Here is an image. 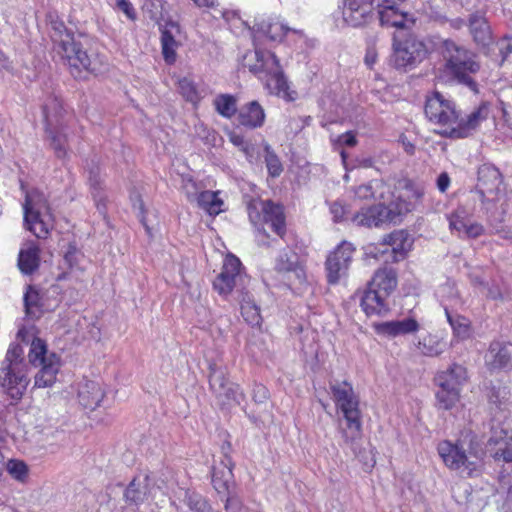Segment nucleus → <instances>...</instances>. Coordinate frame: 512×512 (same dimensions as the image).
I'll return each instance as SVG.
<instances>
[{
	"mask_svg": "<svg viewBox=\"0 0 512 512\" xmlns=\"http://www.w3.org/2000/svg\"><path fill=\"white\" fill-rule=\"evenodd\" d=\"M241 64L243 67L258 75L260 78H266V87L270 93L284 98L287 101H294L297 97L296 91L290 90L286 77L279 64L276 55L270 51L250 50L243 57Z\"/></svg>",
	"mask_w": 512,
	"mask_h": 512,
	"instance_id": "obj_1",
	"label": "nucleus"
},
{
	"mask_svg": "<svg viewBox=\"0 0 512 512\" xmlns=\"http://www.w3.org/2000/svg\"><path fill=\"white\" fill-rule=\"evenodd\" d=\"M437 450L446 467L461 476L471 477L480 472L482 451L473 437H465L456 443L443 441Z\"/></svg>",
	"mask_w": 512,
	"mask_h": 512,
	"instance_id": "obj_2",
	"label": "nucleus"
},
{
	"mask_svg": "<svg viewBox=\"0 0 512 512\" xmlns=\"http://www.w3.org/2000/svg\"><path fill=\"white\" fill-rule=\"evenodd\" d=\"M441 55L445 61V68L460 83L477 92V83L471 77L480 69L475 60V54L452 40H445L440 47Z\"/></svg>",
	"mask_w": 512,
	"mask_h": 512,
	"instance_id": "obj_3",
	"label": "nucleus"
},
{
	"mask_svg": "<svg viewBox=\"0 0 512 512\" xmlns=\"http://www.w3.org/2000/svg\"><path fill=\"white\" fill-rule=\"evenodd\" d=\"M330 389L337 407L347 422V430L342 431V436L347 444H353L361 436L359 399L352 385L346 381L332 383Z\"/></svg>",
	"mask_w": 512,
	"mask_h": 512,
	"instance_id": "obj_4",
	"label": "nucleus"
},
{
	"mask_svg": "<svg viewBox=\"0 0 512 512\" xmlns=\"http://www.w3.org/2000/svg\"><path fill=\"white\" fill-rule=\"evenodd\" d=\"M24 222L37 238H46L52 228V214L45 195L37 189L26 192Z\"/></svg>",
	"mask_w": 512,
	"mask_h": 512,
	"instance_id": "obj_5",
	"label": "nucleus"
},
{
	"mask_svg": "<svg viewBox=\"0 0 512 512\" xmlns=\"http://www.w3.org/2000/svg\"><path fill=\"white\" fill-rule=\"evenodd\" d=\"M54 42L58 54L67 61L74 77H78L83 70L91 73L100 70L102 61L98 57L88 55L71 34L65 33L60 39H54Z\"/></svg>",
	"mask_w": 512,
	"mask_h": 512,
	"instance_id": "obj_6",
	"label": "nucleus"
},
{
	"mask_svg": "<svg viewBox=\"0 0 512 512\" xmlns=\"http://www.w3.org/2000/svg\"><path fill=\"white\" fill-rule=\"evenodd\" d=\"M29 362L41 369L34 377L35 388H50L57 380L60 370V359L55 353H47L46 344L39 338H35L28 354Z\"/></svg>",
	"mask_w": 512,
	"mask_h": 512,
	"instance_id": "obj_7",
	"label": "nucleus"
},
{
	"mask_svg": "<svg viewBox=\"0 0 512 512\" xmlns=\"http://www.w3.org/2000/svg\"><path fill=\"white\" fill-rule=\"evenodd\" d=\"M425 115L434 125L438 126L436 132L455 138L458 114L454 104L445 99L439 92L427 97Z\"/></svg>",
	"mask_w": 512,
	"mask_h": 512,
	"instance_id": "obj_8",
	"label": "nucleus"
},
{
	"mask_svg": "<svg viewBox=\"0 0 512 512\" xmlns=\"http://www.w3.org/2000/svg\"><path fill=\"white\" fill-rule=\"evenodd\" d=\"M466 379V369L458 364H453L436 376L435 381L438 386L436 398L440 408L448 410L458 402L461 386Z\"/></svg>",
	"mask_w": 512,
	"mask_h": 512,
	"instance_id": "obj_9",
	"label": "nucleus"
},
{
	"mask_svg": "<svg viewBox=\"0 0 512 512\" xmlns=\"http://www.w3.org/2000/svg\"><path fill=\"white\" fill-rule=\"evenodd\" d=\"M209 383L218 403L223 407L239 405L245 400V394L240 386L230 382L226 372L221 368L210 367Z\"/></svg>",
	"mask_w": 512,
	"mask_h": 512,
	"instance_id": "obj_10",
	"label": "nucleus"
},
{
	"mask_svg": "<svg viewBox=\"0 0 512 512\" xmlns=\"http://www.w3.org/2000/svg\"><path fill=\"white\" fill-rule=\"evenodd\" d=\"M248 215L254 225L270 224L277 235L283 237L285 234V217L281 206L271 201H252L248 205Z\"/></svg>",
	"mask_w": 512,
	"mask_h": 512,
	"instance_id": "obj_11",
	"label": "nucleus"
},
{
	"mask_svg": "<svg viewBox=\"0 0 512 512\" xmlns=\"http://www.w3.org/2000/svg\"><path fill=\"white\" fill-rule=\"evenodd\" d=\"M427 54L426 44L413 35L394 43V62L398 68L414 66L422 62Z\"/></svg>",
	"mask_w": 512,
	"mask_h": 512,
	"instance_id": "obj_12",
	"label": "nucleus"
},
{
	"mask_svg": "<svg viewBox=\"0 0 512 512\" xmlns=\"http://www.w3.org/2000/svg\"><path fill=\"white\" fill-rule=\"evenodd\" d=\"M394 211L391 203L388 206L379 204L369 208H363L353 215L351 221L358 227H378L384 223L399 222V213Z\"/></svg>",
	"mask_w": 512,
	"mask_h": 512,
	"instance_id": "obj_13",
	"label": "nucleus"
},
{
	"mask_svg": "<svg viewBox=\"0 0 512 512\" xmlns=\"http://www.w3.org/2000/svg\"><path fill=\"white\" fill-rule=\"evenodd\" d=\"M354 248L350 243L343 242L327 258L326 271L330 284H336L345 276L349 268Z\"/></svg>",
	"mask_w": 512,
	"mask_h": 512,
	"instance_id": "obj_14",
	"label": "nucleus"
},
{
	"mask_svg": "<svg viewBox=\"0 0 512 512\" xmlns=\"http://www.w3.org/2000/svg\"><path fill=\"white\" fill-rule=\"evenodd\" d=\"M240 268L241 262L237 257L228 255L225 258L222 271L213 281V287L220 295L227 296L242 281Z\"/></svg>",
	"mask_w": 512,
	"mask_h": 512,
	"instance_id": "obj_15",
	"label": "nucleus"
},
{
	"mask_svg": "<svg viewBox=\"0 0 512 512\" xmlns=\"http://www.w3.org/2000/svg\"><path fill=\"white\" fill-rule=\"evenodd\" d=\"M372 0H344L342 7L343 21L351 27H361L373 19Z\"/></svg>",
	"mask_w": 512,
	"mask_h": 512,
	"instance_id": "obj_16",
	"label": "nucleus"
},
{
	"mask_svg": "<svg viewBox=\"0 0 512 512\" xmlns=\"http://www.w3.org/2000/svg\"><path fill=\"white\" fill-rule=\"evenodd\" d=\"M158 495L163 496L161 502H167V497L161 492L159 487L151 486V479L148 475L134 478L125 490V499L127 502L139 505L150 498L153 500Z\"/></svg>",
	"mask_w": 512,
	"mask_h": 512,
	"instance_id": "obj_17",
	"label": "nucleus"
},
{
	"mask_svg": "<svg viewBox=\"0 0 512 512\" xmlns=\"http://www.w3.org/2000/svg\"><path fill=\"white\" fill-rule=\"evenodd\" d=\"M29 382L25 369H1V387L14 400H20L23 397Z\"/></svg>",
	"mask_w": 512,
	"mask_h": 512,
	"instance_id": "obj_18",
	"label": "nucleus"
},
{
	"mask_svg": "<svg viewBox=\"0 0 512 512\" xmlns=\"http://www.w3.org/2000/svg\"><path fill=\"white\" fill-rule=\"evenodd\" d=\"M233 467L232 459L228 455H224L219 462L214 463L212 467V485L219 495L234 491Z\"/></svg>",
	"mask_w": 512,
	"mask_h": 512,
	"instance_id": "obj_19",
	"label": "nucleus"
},
{
	"mask_svg": "<svg viewBox=\"0 0 512 512\" xmlns=\"http://www.w3.org/2000/svg\"><path fill=\"white\" fill-rule=\"evenodd\" d=\"M378 18L380 25L385 28H405L407 22L412 21L402 3H388L387 0H382L378 5Z\"/></svg>",
	"mask_w": 512,
	"mask_h": 512,
	"instance_id": "obj_20",
	"label": "nucleus"
},
{
	"mask_svg": "<svg viewBox=\"0 0 512 512\" xmlns=\"http://www.w3.org/2000/svg\"><path fill=\"white\" fill-rule=\"evenodd\" d=\"M159 25L163 58L166 63L172 64L176 61V50L180 45L177 39L181 33L180 26L178 22L171 19L164 20V23Z\"/></svg>",
	"mask_w": 512,
	"mask_h": 512,
	"instance_id": "obj_21",
	"label": "nucleus"
},
{
	"mask_svg": "<svg viewBox=\"0 0 512 512\" xmlns=\"http://www.w3.org/2000/svg\"><path fill=\"white\" fill-rule=\"evenodd\" d=\"M485 358L490 371L512 370V343L492 342Z\"/></svg>",
	"mask_w": 512,
	"mask_h": 512,
	"instance_id": "obj_22",
	"label": "nucleus"
},
{
	"mask_svg": "<svg viewBox=\"0 0 512 512\" xmlns=\"http://www.w3.org/2000/svg\"><path fill=\"white\" fill-rule=\"evenodd\" d=\"M424 188L420 185H415L411 182L407 183L404 188L403 194H401L397 200L391 202L394 206V211H401L399 218L413 210L421 204L424 196Z\"/></svg>",
	"mask_w": 512,
	"mask_h": 512,
	"instance_id": "obj_23",
	"label": "nucleus"
},
{
	"mask_svg": "<svg viewBox=\"0 0 512 512\" xmlns=\"http://www.w3.org/2000/svg\"><path fill=\"white\" fill-rule=\"evenodd\" d=\"M500 171L490 164L482 165L478 170V189L482 195L493 196L498 194L502 185Z\"/></svg>",
	"mask_w": 512,
	"mask_h": 512,
	"instance_id": "obj_24",
	"label": "nucleus"
},
{
	"mask_svg": "<svg viewBox=\"0 0 512 512\" xmlns=\"http://www.w3.org/2000/svg\"><path fill=\"white\" fill-rule=\"evenodd\" d=\"M490 108L487 103H481L466 119H457L455 138H464L476 130L488 118Z\"/></svg>",
	"mask_w": 512,
	"mask_h": 512,
	"instance_id": "obj_25",
	"label": "nucleus"
},
{
	"mask_svg": "<svg viewBox=\"0 0 512 512\" xmlns=\"http://www.w3.org/2000/svg\"><path fill=\"white\" fill-rule=\"evenodd\" d=\"M382 244L391 247L392 261L403 260L412 247L410 235L405 230H396L382 239Z\"/></svg>",
	"mask_w": 512,
	"mask_h": 512,
	"instance_id": "obj_26",
	"label": "nucleus"
},
{
	"mask_svg": "<svg viewBox=\"0 0 512 512\" xmlns=\"http://www.w3.org/2000/svg\"><path fill=\"white\" fill-rule=\"evenodd\" d=\"M468 26L473 41L479 47L485 49L493 42L490 25L484 16L471 14Z\"/></svg>",
	"mask_w": 512,
	"mask_h": 512,
	"instance_id": "obj_27",
	"label": "nucleus"
},
{
	"mask_svg": "<svg viewBox=\"0 0 512 512\" xmlns=\"http://www.w3.org/2000/svg\"><path fill=\"white\" fill-rule=\"evenodd\" d=\"M377 333L388 336L397 337L418 331L419 324L413 318H405L397 321H387L375 325Z\"/></svg>",
	"mask_w": 512,
	"mask_h": 512,
	"instance_id": "obj_28",
	"label": "nucleus"
},
{
	"mask_svg": "<svg viewBox=\"0 0 512 512\" xmlns=\"http://www.w3.org/2000/svg\"><path fill=\"white\" fill-rule=\"evenodd\" d=\"M237 119L239 124L244 127L259 128L264 124L265 111L257 101H251L241 107Z\"/></svg>",
	"mask_w": 512,
	"mask_h": 512,
	"instance_id": "obj_29",
	"label": "nucleus"
},
{
	"mask_svg": "<svg viewBox=\"0 0 512 512\" xmlns=\"http://www.w3.org/2000/svg\"><path fill=\"white\" fill-rule=\"evenodd\" d=\"M189 186L196 189L195 182L189 180L184 188L187 190V196L190 200L195 198L199 207L207 211L210 215L219 214L221 212V206L223 201L218 197V194L212 191H203L199 195H196L188 190Z\"/></svg>",
	"mask_w": 512,
	"mask_h": 512,
	"instance_id": "obj_30",
	"label": "nucleus"
},
{
	"mask_svg": "<svg viewBox=\"0 0 512 512\" xmlns=\"http://www.w3.org/2000/svg\"><path fill=\"white\" fill-rule=\"evenodd\" d=\"M368 286L388 297L397 286L395 270L388 267L378 269L369 281Z\"/></svg>",
	"mask_w": 512,
	"mask_h": 512,
	"instance_id": "obj_31",
	"label": "nucleus"
},
{
	"mask_svg": "<svg viewBox=\"0 0 512 512\" xmlns=\"http://www.w3.org/2000/svg\"><path fill=\"white\" fill-rule=\"evenodd\" d=\"M387 296L368 286L361 298V307L367 316L381 315L389 309Z\"/></svg>",
	"mask_w": 512,
	"mask_h": 512,
	"instance_id": "obj_32",
	"label": "nucleus"
},
{
	"mask_svg": "<svg viewBox=\"0 0 512 512\" xmlns=\"http://www.w3.org/2000/svg\"><path fill=\"white\" fill-rule=\"evenodd\" d=\"M44 116L47 124L46 132L48 133V137L50 140V145L55 152V155L59 159H65L68 155L67 150V136L61 131H53L49 127L54 124V120L50 113V108L48 106L44 107Z\"/></svg>",
	"mask_w": 512,
	"mask_h": 512,
	"instance_id": "obj_33",
	"label": "nucleus"
},
{
	"mask_svg": "<svg viewBox=\"0 0 512 512\" xmlns=\"http://www.w3.org/2000/svg\"><path fill=\"white\" fill-rule=\"evenodd\" d=\"M80 404L90 410L96 409L104 398V392L99 383L87 380L78 392Z\"/></svg>",
	"mask_w": 512,
	"mask_h": 512,
	"instance_id": "obj_34",
	"label": "nucleus"
},
{
	"mask_svg": "<svg viewBox=\"0 0 512 512\" xmlns=\"http://www.w3.org/2000/svg\"><path fill=\"white\" fill-rule=\"evenodd\" d=\"M418 351L427 357H437L446 350V342L437 335L427 334L416 344Z\"/></svg>",
	"mask_w": 512,
	"mask_h": 512,
	"instance_id": "obj_35",
	"label": "nucleus"
},
{
	"mask_svg": "<svg viewBox=\"0 0 512 512\" xmlns=\"http://www.w3.org/2000/svg\"><path fill=\"white\" fill-rule=\"evenodd\" d=\"M40 263L39 248L35 245H29L20 250L18 257V266L22 273L32 274L38 269Z\"/></svg>",
	"mask_w": 512,
	"mask_h": 512,
	"instance_id": "obj_36",
	"label": "nucleus"
},
{
	"mask_svg": "<svg viewBox=\"0 0 512 512\" xmlns=\"http://www.w3.org/2000/svg\"><path fill=\"white\" fill-rule=\"evenodd\" d=\"M488 445H494L495 448H491L490 455L496 462L512 463V437L507 439H497L491 437L488 441Z\"/></svg>",
	"mask_w": 512,
	"mask_h": 512,
	"instance_id": "obj_37",
	"label": "nucleus"
},
{
	"mask_svg": "<svg viewBox=\"0 0 512 512\" xmlns=\"http://www.w3.org/2000/svg\"><path fill=\"white\" fill-rule=\"evenodd\" d=\"M240 308L241 314L248 324L251 326H260L262 322L260 309L247 292H242Z\"/></svg>",
	"mask_w": 512,
	"mask_h": 512,
	"instance_id": "obj_38",
	"label": "nucleus"
},
{
	"mask_svg": "<svg viewBox=\"0 0 512 512\" xmlns=\"http://www.w3.org/2000/svg\"><path fill=\"white\" fill-rule=\"evenodd\" d=\"M260 31L271 41L281 42L290 28L280 21H263Z\"/></svg>",
	"mask_w": 512,
	"mask_h": 512,
	"instance_id": "obj_39",
	"label": "nucleus"
},
{
	"mask_svg": "<svg viewBox=\"0 0 512 512\" xmlns=\"http://www.w3.org/2000/svg\"><path fill=\"white\" fill-rule=\"evenodd\" d=\"M215 110L225 118H231L237 111V100L230 94H219L213 100Z\"/></svg>",
	"mask_w": 512,
	"mask_h": 512,
	"instance_id": "obj_40",
	"label": "nucleus"
},
{
	"mask_svg": "<svg viewBox=\"0 0 512 512\" xmlns=\"http://www.w3.org/2000/svg\"><path fill=\"white\" fill-rule=\"evenodd\" d=\"M24 306L27 317L31 319H37L41 316L42 309L39 292L32 286L27 288V291L24 295Z\"/></svg>",
	"mask_w": 512,
	"mask_h": 512,
	"instance_id": "obj_41",
	"label": "nucleus"
},
{
	"mask_svg": "<svg viewBox=\"0 0 512 512\" xmlns=\"http://www.w3.org/2000/svg\"><path fill=\"white\" fill-rule=\"evenodd\" d=\"M491 405L499 410H506L512 404V395L507 386L493 387L489 396Z\"/></svg>",
	"mask_w": 512,
	"mask_h": 512,
	"instance_id": "obj_42",
	"label": "nucleus"
},
{
	"mask_svg": "<svg viewBox=\"0 0 512 512\" xmlns=\"http://www.w3.org/2000/svg\"><path fill=\"white\" fill-rule=\"evenodd\" d=\"M23 348L19 344L10 345L1 369H24Z\"/></svg>",
	"mask_w": 512,
	"mask_h": 512,
	"instance_id": "obj_43",
	"label": "nucleus"
},
{
	"mask_svg": "<svg viewBox=\"0 0 512 512\" xmlns=\"http://www.w3.org/2000/svg\"><path fill=\"white\" fill-rule=\"evenodd\" d=\"M445 313L447 315L448 321L454 331L455 336L466 339L470 335V325L469 320L463 316H451L449 311L446 309Z\"/></svg>",
	"mask_w": 512,
	"mask_h": 512,
	"instance_id": "obj_44",
	"label": "nucleus"
},
{
	"mask_svg": "<svg viewBox=\"0 0 512 512\" xmlns=\"http://www.w3.org/2000/svg\"><path fill=\"white\" fill-rule=\"evenodd\" d=\"M298 268L297 256L294 253H281L275 262V270L280 273L296 271Z\"/></svg>",
	"mask_w": 512,
	"mask_h": 512,
	"instance_id": "obj_45",
	"label": "nucleus"
},
{
	"mask_svg": "<svg viewBox=\"0 0 512 512\" xmlns=\"http://www.w3.org/2000/svg\"><path fill=\"white\" fill-rule=\"evenodd\" d=\"M264 150H265V163H266L269 174L272 177L279 176L283 171V167H282V164H281L278 156L274 153V151L271 149L270 145H268V144L265 145Z\"/></svg>",
	"mask_w": 512,
	"mask_h": 512,
	"instance_id": "obj_46",
	"label": "nucleus"
},
{
	"mask_svg": "<svg viewBox=\"0 0 512 512\" xmlns=\"http://www.w3.org/2000/svg\"><path fill=\"white\" fill-rule=\"evenodd\" d=\"M8 473L18 481H24L28 476V467L21 461L16 459H10L5 463V467Z\"/></svg>",
	"mask_w": 512,
	"mask_h": 512,
	"instance_id": "obj_47",
	"label": "nucleus"
},
{
	"mask_svg": "<svg viewBox=\"0 0 512 512\" xmlns=\"http://www.w3.org/2000/svg\"><path fill=\"white\" fill-rule=\"evenodd\" d=\"M178 84L180 93L187 101L195 103L199 100V95L196 90V87L190 79H180Z\"/></svg>",
	"mask_w": 512,
	"mask_h": 512,
	"instance_id": "obj_48",
	"label": "nucleus"
},
{
	"mask_svg": "<svg viewBox=\"0 0 512 512\" xmlns=\"http://www.w3.org/2000/svg\"><path fill=\"white\" fill-rule=\"evenodd\" d=\"M188 506L193 512H217L212 508L208 501L200 495L189 496Z\"/></svg>",
	"mask_w": 512,
	"mask_h": 512,
	"instance_id": "obj_49",
	"label": "nucleus"
},
{
	"mask_svg": "<svg viewBox=\"0 0 512 512\" xmlns=\"http://www.w3.org/2000/svg\"><path fill=\"white\" fill-rule=\"evenodd\" d=\"M230 142L239 147L248 157H252L254 148L251 144L247 143L244 137L235 132H229L228 134Z\"/></svg>",
	"mask_w": 512,
	"mask_h": 512,
	"instance_id": "obj_50",
	"label": "nucleus"
},
{
	"mask_svg": "<svg viewBox=\"0 0 512 512\" xmlns=\"http://www.w3.org/2000/svg\"><path fill=\"white\" fill-rule=\"evenodd\" d=\"M222 496L225 497V510L227 512H243L242 503L240 499L234 494V491Z\"/></svg>",
	"mask_w": 512,
	"mask_h": 512,
	"instance_id": "obj_51",
	"label": "nucleus"
},
{
	"mask_svg": "<svg viewBox=\"0 0 512 512\" xmlns=\"http://www.w3.org/2000/svg\"><path fill=\"white\" fill-rule=\"evenodd\" d=\"M498 46L501 55V63L509 61L512 57V38L504 37L499 41Z\"/></svg>",
	"mask_w": 512,
	"mask_h": 512,
	"instance_id": "obj_52",
	"label": "nucleus"
},
{
	"mask_svg": "<svg viewBox=\"0 0 512 512\" xmlns=\"http://www.w3.org/2000/svg\"><path fill=\"white\" fill-rule=\"evenodd\" d=\"M347 207L339 201H335L330 205V213L334 222H342L346 219Z\"/></svg>",
	"mask_w": 512,
	"mask_h": 512,
	"instance_id": "obj_53",
	"label": "nucleus"
},
{
	"mask_svg": "<svg viewBox=\"0 0 512 512\" xmlns=\"http://www.w3.org/2000/svg\"><path fill=\"white\" fill-rule=\"evenodd\" d=\"M469 220L463 219L458 215H451L449 218V226L451 230L458 232L460 236H464V231Z\"/></svg>",
	"mask_w": 512,
	"mask_h": 512,
	"instance_id": "obj_54",
	"label": "nucleus"
},
{
	"mask_svg": "<svg viewBox=\"0 0 512 512\" xmlns=\"http://www.w3.org/2000/svg\"><path fill=\"white\" fill-rule=\"evenodd\" d=\"M483 232H484V228L481 224L476 223V222H471L469 220L466 225L465 231H464V236L469 237V238H477L480 235H482Z\"/></svg>",
	"mask_w": 512,
	"mask_h": 512,
	"instance_id": "obj_55",
	"label": "nucleus"
},
{
	"mask_svg": "<svg viewBox=\"0 0 512 512\" xmlns=\"http://www.w3.org/2000/svg\"><path fill=\"white\" fill-rule=\"evenodd\" d=\"M80 252L74 245H69L67 251L64 254V262L70 267H74L78 261Z\"/></svg>",
	"mask_w": 512,
	"mask_h": 512,
	"instance_id": "obj_56",
	"label": "nucleus"
},
{
	"mask_svg": "<svg viewBox=\"0 0 512 512\" xmlns=\"http://www.w3.org/2000/svg\"><path fill=\"white\" fill-rule=\"evenodd\" d=\"M116 5L128 19L134 21L136 19V12L133 5L128 0H116Z\"/></svg>",
	"mask_w": 512,
	"mask_h": 512,
	"instance_id": "obj_57",
	"label": "nucleus"
},
{
	"mask_svg": "<svg viewBox=\"0 0 512 512\" xmlns=\"http://www.w3.org/2000/svg\"><path fill=\"white\" fill-rule=\"evenodd\" d=\"M269 391L262 384H255L253 387V399L257 403H263L268 399Z\"/></svg>",
	"mask_w": 512,
	"mask_h": 512,
	"instance_id": "obj_58",
	"label": "nucleus"
},
{
	"mask_svg": "<svg viewBox=\"0 0 512 512\" xmlns=\"http://www.w3.org/2000/svg\"><path fill=\"white\" fill-rule=\"evenodd\" d=\"M354 193H355L356 197H358L359 199H363V200L370 199L373 197L372 186L369 184H363V185L358 186L355 189Z\"/></svg>",
	"mask_w": 512,
	"mask_h": 512,
	"instance_id": "obj_59",
	"label": "nucleus"
},
{
	"mask_svg": "<svg viewBox=\"0 0 512 512\" xmlns=\"http://www.w3.org/2000/svg\"><path fill=\"white\" fill-rule=\"evenodd\" d=\"M337 143L353 147L357 144L356 136L352 132H346L338 137Z\"/></svg>",
	"mask_w": 512,
	"mask_h": 512,
	"instance_id": "obj_60",
	"label": "nucleus"
},
{
	"mask_svg": "<svg viewBox=\"0 0 512 512\" xmlns=\"http://www.w3.org/2000/svg\"><path fill=\"white\" fill-rule=\"evenodd\" d=\"M450 185V177L446 172L441 173L437 178V188L444 193Z\"/></svg>",
	"mask_w": 512,
	"mask_h": 512,
	"instance_id": "obj_61",
	"label": "nucleus"
},
{
	"mask_svg": "<svg viewBox=\"0 0 512 512\" xmlns=\"http://www.w3.org/2000/svg\"><path fill=\"white\" fill-rule=\"evenodd\" d=\"M89 183L93 188L100 187L101 177H100L99 169L97 167L95 169L90 170Z\"/></svg>",
	"mask_w": 512,
	"mask_h": 512,
	"instance_id": "obj_62",
	"label": "nucleus"
},
{
	"mask_svg": "<svg viewBox=\"0 0 512 512\" xmlns=\"http://www.w3.org/2000/svg\"><path fill=\"white\" fill-rule=\"evenodd\" d=\"M401 143L405 152L409 155H413L415 152V146L407 138H401Z\"/></svg>",
	"mask_w": 512,
	"mask_h": 512,
	"instance_id": "obj_63",
	"label": "nucleus"
},
{
	"mask_svg": "<svg viewBox=\"0 0 512 512\" xmlns=\"http://www.w3.org/2000/svg\"><path fill=\"white\" fill-rule=\"evenodd\" d=\"M0 68L5 70L12 69V65L11 62L9 61V58L2 51H0Z\"/></svg>",
	"mask_w": 512,
	"mask_h": 512,
	"instance_id": "obj_64",
	"label": "nucleus"
}]
</instances>
